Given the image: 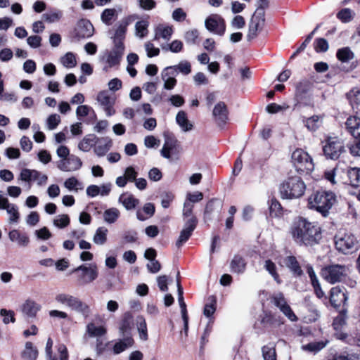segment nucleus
Listing matches in <instances>:
<instances>
[{
    "label": "nucleus",
    "mask_w": 360,
    "mask_h": 360,
    "mask_svg": "<svg viewBox=\"0 0 360 360\" xmlns=\"http://www.w3.org/2000/svg\"><path fill=\"white\" fill-rule=\"evenodd\" d=\"M294 241L300 245L312 246L321 238V228L318 224L300 217L295 220L290 229Z\"/></svg>",
    "instance_id": "f257e3e1"
},
{
    "label": "nucleus",
    "mask_w": 360,
    "mask_h": 360,
    "mask_svg": "<svg viewBox=\"0 0 360 360\" xmlns=\"http://www.w3.org/2000/svg\"><path fill=\"white\" fill-rule=\"evenodd\" d=\"M324 176L333 184L342 183L353 187L360 186V167H349L346 169L335 167L326 171Z\"/></svg>",
    "instance_id": "f03ea898"
},
{
    "label": "nucleus",
    "mask_w": 360,
    "mask_h": 360,
    "mask_svg": "<svg viewBox=\"0 0 360 360\" xmlns=\"http://www.w3.org/2000/svg\"><path fill=\"white\" fill-rule=\"evenodd\" d=\"M335 200V195L331 191H316L309 197L308 206L326 217Z\"/></svg>",
    "instance_id": "7ed1b4c3"
},
{
    "label": "nucleus",
    "mask_w": 360,
    "mask_h": 360,
    "mask_svg": "<svg viewBox=\"0 0 360 360\" xmlns=\"http://www.w3.org/2000/svg\"><path fill=\"white\" fill-rule=\"evenodd\" d=\"M305 191L306 185L298 176L288 177L279 186V193L283 199L299 198L304 195Z\"/></svg>",
    "instance_id": "20e7f679"
},
{
    "label": "nucleus",
    "mask_w": 360,
    "mask_h": 360,
    "mask_svg": "<svg viewBox=\"0 0 360 360\" xmlns=\"http://www.w3.org/2000/svg\"><path fill=\"white\" fill-rule=\"evenodd\" d=\"M56 301L71 310L88 318L91 314L90 307L77 297L67 293H60L56 296Z\"/></svg>",
    "instance_id": "39448f33"
},
{
    "label": "nucleus",
    "mask_w": 360,
    "mask_h": 360,
    "mask_svg": "<svg viewBox=\"0 0 360 360\" xmlns=\"http://www.w3.org/2000/svg\"><path fill=\"white\" fill-rule=\"evenodd\" d=\"M348 271L349 269L347 266L334 264L322 268L321 275L328 283L335 284L345 281Z\"/></svg>",
    "instance_id": "423d86ee"
},
{
    "label": "nucleus",
    "mask_w": 360,
    "mask_h": 360,
    "mask_svg": "<svg viewBox=\"0 0 360 360\" xmlns=\"http://www.w3.org/2000/svg\"><path fill=\"white\" fill-rule=\"evenodd\" d=\"M292 162L297 172L309 174L314 170V165L311 158L302 149H297L292 154Z\"/></svg>",
    "instance_id": "0eeeda50"
},
{
    "label": "nucleus",
    "mask_w": 360,
    "mask_h": 360,
    "mask_svg": "<svg viewBox=\"0 0 360 360\" xmlns=\"http://www.w3.org/2000/svg\"><path fill=\"white\" fill-rule=\"evenodd\" d=\"M336 249L342 254H352L357 250L358 241L351 233H339L335 236Z\"/></svg>",
    "instance_id": "6e6552de"
},
{
    "label": "nucleus",
    "mask_w": 360,
    "mask_h": 360,
    "mask_svg": "<svg viewBox=\"0 0 360 360\" xmlns=\"http://www.w3.org/2000/svg\"><path fill=\"white\" fill-rule=\"evenodd\" d=\"M73 273L77 274L79 285H85L96 280L98 277V267L96 264H91L89 266L80 265L75 268Z\"/></svg>",
    "instance_id": "1a4fd4ad"
},
{
    "label": "nucleus",
    "mask_w": 360,
    "mask_h": 360,
    "mask_svg": "<svg viewBox=\"0 0 360 360\" xmlns=\"http://www.w3.org/2000/svg\"><path fill=\"white\" fill-rule=\"evenodd\" d=\"M323 151L326 158L337 160L345 151V146L340 139L336 137H329L323 146Z\"/></svg>",
    "instance_id": "9d476101"
},
{
    "label": "nucleus",
    "mask_w": 360,
    "mask_h": 360,
    "mask_svg": "<svg viewBox=\"0 0 360 360\" xmlns=\"http://www.w3.org/2000/svg\"><path fill=\"white\" fill-rule=\"evenodd\" d=\"M19 180L30 184L32 181H36L38 186H43L46 184L48 177L46 174H41L35 169H22L19 176ZM30 185L29 188H30Z\"/></svg>",
    "instance_id": "9b49d317"
},
{
    "label": "nucleus",
    "mask_w": 360,
    "mask_h": 360,
    "mask_svg": "<svg viewBox=\"0 0 360 360\" xmlns=\"http://www.w3.org/2000/svg\"><path fill=\"white\" fill-rule=\"evenodd\" d=\"M56 166L62 172H72L79 170L82 166V162L79 157L70 155L67 158L60 159Z\"/></svg>",
    "instance_id": "f8f14e48"
},
{
    "label": "nucleus",
    "mask_w": 360,
    "mask_h": 360,
    "mask_svg": "<svg viewBox=\"0 0 360 360\" xmlns=\"http://www.w3.org/2000/svg\"><path fill=\"white\" fill-rule=\"evenodd\" d=\"M264 15H261V13L257 14L254 13L249 22L247 39L248 41H251L255 39L257 36L258 32L262 30L263 27H264Z\"/></svg>",
    "instance_id": "ddd939ff"
},
{
    "label": "nucleus",
    "mask_w": 360,
    "mask_h": 360,
    "mask_svg": "<svg viewBox=\"0 0 360 360\" xmlns=\"http://www.w3.org/2000/svg\"><path fill=\"white\" fill-rule=\"evenodd\" d=\"M198 220L195 217L189 218L184 224V229L181 231L180 235L176 241V246L179 248L191 236L192 233L195 229Z\"/></svg>",
    "instance_id": "4468645a"
},
{
    "label": "nucleus",
    "mask_w": 360,
    "mask_h": 360,
    "mask_svg": "<svg viewBox=\"0 0 360 360\" xmlns=\"http://www.w3.org/2000/svg\"><path fill=\"white\" fill-rule=\"evenodd\" d=\"M94 32V28L91 22L86 19L79 20L75 28L74 37L78 40L91 37Z\"/></svg>",
    "instance_id": "2eb2a0df"
},
{
    "label": "nucleus",
    "mask_w": 360,
    "mask_h": 360,
    "mask_svg": "<svg viewBox=\"0 0 360 360\" xmlns=\"http://www.w3.org/2000/svg\"><path fill=\"white\" fill-rule=\"evenodd\" d=\"M179 151L178 140L172 136H165V143L160 150L161 155L166 159H171L172 155L178 154Z\"/></svg>",
    "instance_id": "dca6fc26"
},
{
    "label": "nucleus",
    "mask_w": 360,
    "mask_h": 360,
    "mask_svg": "<svg viewBox=\"0 0 360 360\" xmlns=\"http://www.w3.org/2000/svg\"><path fill=\"white\" fill-rule=\"evenodd\" d=\"M97 101L105 112L108 117L112 116L115 113L113 106L115 102V98L111 96L107 91H103L98 93Z\"/></svg>",
    "instance_id": "f3484780"
},
{
    "label": "nucleus",
    "mask_w": 360,
    "mask_h": 360,
    "mask_svg": "<svg viewBox=\"0 0 360 360\" xmlns=\"http://www.w3.org/2000/svg\"><path fill=\"white\" fill-rule=\"evenodd\" d=\"M228 115L229 111L226 105L222 101L218 102L214 105L212 110V116L214 122L219 127H223L229 119Z\"/></svg>",
    "instance_id": "a211bd4d"
},
{
    "label": "nucleus",
    "mask_w": 360,
    "mask_h": 360,
    "mask_svg": "<svg viewBox=\"0 0 360 360\" xmlns=\"http://www.w3.org/2000/svg\"><path fill=\"white\" fill-rule=\"evenodd\" d=\"M206 28L215 34L222 35L225 32L224 20L218 15L208 17L205 22Z\"/></svg>",
    "instance_id": "6ab92c4d"
},
{
    "label": "nucleus",
    "mask_w": 360,
    "mask_h": 360,
    "mask_svg": "<svg viewBox=\"0 0 360 360\" xmlns=\"http://www.w3.org/2000/svg\"><path fill=\"white\" fill-rule=\"evenodd\" d=\"M128 25L129 22L124 20H122L115 26L114 34L111 37L113 45L124 47V40L125 39Z\"/></svg>",
    "instance_id": "aec40b11"
},
{
    "label": "nucleus",
    "mask_w": 360,
    "mask_h": 360,
    "mask_svg": "<svg viewBox=\"0 0 360 360\" xmlns=\"http://www.w3.org/2000/svg\"><path fill=\"white\" fill-rule=\"evenodd\" d=\"M41 309V305L35 301L27 299L20 307V311L25 318L33 319Z\"/></svg>",
    "instance_id": "412c9836"
},
{
    "label": "nucleus",
    "mask_w": 360,
    "mask_h": 360,
    "mask_svg": "<svg viewBox=\"0 0 360 360\" xmlns=\"http://www.w3.org/2000/svg\"><path fill=\"white\" fill-rule=\"evenodd\" d=\"M125 47L113 45L112 50L106 53L105 62L109 67H113L120 64L124 54Z\"/></svg>",
    "instance_id": "4be33fe9"
},
{
    "label": "nucleus",
    "mask_w": 360,
    "mask_h": 360,
    "mask_svg": "<svg viewBox=\"0 0 360 360\" xmlns=\"http://www.w3.org/2000/svg\"><path fill=\"white\" fill-rule=\"evenodd\" d=\"M348 297L346 293L336 286L330 290V302L335 308H338L342 304H345Z\"/></svg>",
    "instance_id": "5701e85b"
},
{
    "label": "nucleus",
    "mask_w": 360,
    "mask_h": 360,
    "mask_svg": "<svg viewBox=\"0 0 360 360\" xmlns=\"http://www.w3.org/2000/svg\"><path fill=\"white\" fill-rule=\"evenodd\" d=\"M178 72L172 71L167 67L165 68L162 72V79L164 82V89L167 90H172L176 84V79L175 77L177 76Z\"/></svg>",
    "instance_id": "b1692460"
},
{
    "label": "nucleus",
    "mask_w": 360,
    "mask_h": 360,
    "mask_svg": "<svg viewBox=\"0 0 360 360\" xmlns=\"http://www.w3.org/2000/svg\"><path fill=\"white\" fill-rule=\"evenodd\" d=\"M347 131L354 137L360 136V117L357 116H349L345 122Z\"/></svg>",
    "instance_id": "393cba45"
},
{
    "label": "nucleus",
    "mask_w": 360,
    "mask_h": 360,
    "mask_svg": "<svg viewBox=\"0 0 360 360\" xmlns=\"http://www.w3.org/2000/svg\"><path fill=\"white\" fill-rule=\"evenodd\" d=\"M11 241L15 243L20 247H26L30 243V238L25 233H21L17 229L11 230L8 233Z\"/></svg>",
    "instance_id": "a878e982"
},
{
    "label": "nucleus",
    "mask_w": 360,
    "mask_h": 360,
    "mask_svg": "<svg viewBox=\"0 0 360 360\" xmlns=\"http://www.w3.org/2000/svg\"><path fill=\"white\" fill-rule=\"evenodd\" d=\"M246 269V262L243 257L238 255L233 256L230 262V270L233 274H241Z\"/></svg>",
    "instance_id": "bb28decb"
},
{
    "label": "nucleus",
    "mask_w": 360,
    "mask_h": 360,
    "mask_svg": "<svg viewBox=\"0 0 360 360\" xmlns=\"http://www.w3.org/2000/svg\"><path fill=\"white\" fill-rule=\"evenodd\" d=\"M173 34L172 26L166 25L163 24H159L155 28V40H158L160 38L168 41L172 37Z\"/></svg>",
    "instance_id": "cd10ccee"
},
{
    "label": "nucleus",
    "mask_w": 360,
    "mask_h": 360,
    "mask_svg": "<svg viewBox=\"0 0 360 360\" xmlns=\"http://www.w3.org/2000/svg\"><path fill=\"white\" fill-rule=\"evenodd\" d=\"M134 339L131 335H126L122 339L119 340L113 346V353L115 354H120L126 350L127 348L131 347L134 345Z\"/></svg>",
    "instance_id": "c85d7f7f"
},
{
    "label": "nucleus",
    "mask_w": 360,
    "mask_h": 360,
    "mask_svg": "<svg viewBox=\"0 0 360 360\" xmlns=\"http://www.w3.org/2000/svg\"><path fill=\"white\" fill-rule=\"evenodd\" d=\"M107 330L104 326H96L94 323H89L86 326V333L91 338L100 339L106 334Z\"/></svg>",
    "instance_id": "c756f323"
},
{
    "label": "nucleus",
    "mask_w": 360,
    "mask_h": 360,
    "mask_svg": "<svg viewBox=\"0 0 360 360\" xmlns=\"http://www.w3.org/2000/svg\"><path fill=\"white\" fill-rule=\"evenodd\" d=\"M97 146L94 148L95 153L99 156H104L112 146V141L108 138H102L97 141Z\"/></svg>",
    "instance_id": "7c9ffc66"
},
{
    "label": "nucleus",
    "mask_w": 360,
    "mask_h": 360,
    "mask_svg": "<svg viewBox=\"0 0 360 360\" xmlns=\"http://www.w3.org/2000/svg\"><path fill=\"white\" fill-rule=\"evenodd\" d=\"M119 202L128 210L134 209L139 204V200L129 193H122L119 197Z\"/></svg>",
    "instance_id": "2f4dec72"
},
{
    "label": "nucleus",
    "mask_w": 360,
    "mask_h": 360,
    "mask_svg": "<svg viewBox=\"0 0 360 360\" xmlns=\"http://www.w3.org/2000/svg\"><path fill=\"white\" fill-rule=\"evenodd\" d=\"M38 349L31 342H27L25 349L21 353V356L25 360H36L38 356Z\"/></svg>",
    "instance_id": "473e14b6"
},
{
    "label": "nucleus",
    "mask_w": 360,
    "mask_h": 360,
    "mask_svg": "<svg viewBox=\"0 0 360 360\" xmlns=\"http://www.w3.org/2000/svg\"><path fill=\"white\" fill-rule=\"evenodd\" d=\"M98 140V139L94 134L86 135L78 143V148L84 152H88L97 143Z\"/></svg>",
    "instance_id": "72a5a7b5"
},
{
    "label": "nucleus",
    "mask_w": 360,
    "mask_h": 360,
    "mask_svg": "<svg viewBox=\"0 0 360 360\" xmlns=\"http://www.w3.org/2000/svg\"><path fill=\"white\" fill-rule=\"evenodd\" d=\"M284 263L293 274L300 276L302 274V270L301 269L297 259L294 256L286 257L284 259Z\"/></svg>",
    "instance_id": "f704fd0d"
},
{
    "label": "nucleus",
    "mask_w": 360,
    "mask_h": 360,
    "mask_svg": "<svg viewBox=\"0 0 360 360\" xmlns=\"http://www.w3.org/2000/svg\"><path fill=\"white\" fill-rule=\"evenodd\" d=\"M337 58L342 63H347L354 59V53L348 46L339 49L336 53Z\"/></svg>",
    "instance_id": "c9c22d12"
},
{
    "label": "nucleus",
    "mask_w": 360,
    "mask_h": 360,
    "mask_svg": "<svg viewBox=\"0 0 360 360\" xmlns=\"http://www.w3.org/2000/svg\"><path fill=\"white\" fill-rule=\"evenodd\" d=\"M347 98L352 108H357L360 106V87H354L351 89L347 94Z\"/></svg>",
    "instance_id": "e433bc0d"
},
{
    "label": "nucleus",
    "mask_w": 360,
    "mask_h": 360,
    "mask_svg": "<svg viewBox=\"0 0 360 360\" xmlns=\"http://www.w3.org/2000/svg\"><path fill=\"white\" fill-rule=\"evenodd\" d=\"M304 122L308 130L315 131L321 125L323 119L321 116L313 115L311 117L307 118Z\"/></svg>",
    "instance_id": "4c0bfd02"
},
{
    "label": "nucleus",
    "mask_w": 360,
    "mask_h": 360,
    "mask_svg": "<svg viewBox=\"0 0 360 360\" xmlns=\"http://www.w3.org/2000/svg\"><path fill=\"white\" fill-rule=\"evenodd\" d=\"M149 22L147 20L138 21L135 24V34L139 38H143L148 33Z\"/></svg>",
    "instance_id": "58836bf2"
},
{
    "label": "nucleus",
    "mask_w": 360,
    "mask_h": 360,
    "mask_svg": "<svg viewBox=\"0 0 360 360\" xmlns=\"http://www.w3.org/2000/svg\"><path fill=\"white\" fill-rule=\"evenodd\" d=\"M120 215V212L118 209L115 207H111L107 209L103 212V219L108 224L115 223Z\"/></svg>",
    "instance_id": "ea45409f"
},
{
    "label": "nucleus",
    "mask_w": 360,
    "mask_h": 360,
    "mask_svg": "<svg viewBox=\"0 0 360 360\" xmlns=\"http://www.w3.org/2000/svg\"><path fill=\"white\" fill-rule=\"evenodd\" d=\"M108 229L105 227H99L96 229L93 237V241L97 245H102L107 241Z\"/></svg>",
    "instance_id": "a19ab883"
},
{
    "label": "nucleus",
    "mask_w": 360,
    "mask_h": 360,
    "mask_svg": "<svg viewBox=\"0 0 360 360\" xmlns=\"http://www.w3.org/2000/svg\"><path fill=\"white\" fill-rule=\"evenodd\" d=\"M176 120L177 124L184 130L185 131H190L192 129L193 125L189 123L186 113L184 111H179L176 116Z\"/></svg>",
    "instance_id": "79ce46f5"
},
{
    "label": "nucleus",
    "mask_w": 360,
    "mask_h": 360,
    "mask_svg": "<svg viewBox=\"0 0 360 360\" xmlns=\"http://www.w3.org/2000/svg\"><path fill=\"white\" fill-rule=\"evenodd\" d=\"M172 71H176L187 75L191 72V63L186 60L181 61L179 64L167 67Z\"/></svg>",
    "instance_id": "37998d69"
},
{
    "label": "nucleus",
    "mask_w": 360,
    "mask_h": 360,
    "mask_svg": "<svg viewBox=\"0 0 360 360\" xmlns=\"http://www.w3.org/2000/svg\"><path fill=\"white\" fill-rule=\"evenodd\" d=\"M58 354L48 357L49 360H68L69 354L66 346L60 344L57 347Z\"/></svg>",
    "instance_id": "c03bdc74"
},
{
    "label": "nucleus",
    "mask_w": 360,
    "mask_h": 360,
    "mask_svg": "<svg viewBox=\"0 0 360 360\" xmlns=\"http://www.w3.org/2000/svg\"><path fill=\"white\" fill-rule=\"evenodd\" d=\"M7 213L9 214L8 223L9 224H18L20 219V213L18 212V207L15 204H11L8 209L6 210Z\"/></svg>",
    "instance_id": "a18cd8bd"
},
{
    "label": "nucleus",
    "mask_w": 360,
    "mask_h": 360,
    "mask_svg": "<svg viewBox=\"0 0 360 360\" xmlns=\"http://www.w3.org/2000/svg\"><path fill=\"white\" fill-rule=\"evenodd\" d=\"M137 329L140 338L144 341L148 340V332L146 322L143 316H139L136 321Z\"/></svg>",
    "instance_id": "49530a36"
},
{
    "label": "nucleus",
    "mask_w": 360,
    "mask_h": 360,
    "mask_svg": "<svg viewBox=\"0 0 360 360\" xmlns=\"http://www.w3.org/2000/svg\"><path fill=\"white\" fill-rule=\"evenodd\" d=\"M264 268L272 276L274 281L277 283H281V280L280 279L279 275L276 271V266L271 260H266Z\"/></svg>",
    "instance_id": "de8ad7c7"
},
{
    "label": "nucleus",
    "mask_w": 360,
    "mask_h": 360,
    "mask_svg": "<svg viewBox=\"0 0 360 360\" xmlns=\"http://www.w3.org/2000/svg\"><path fill=\"white\" fill-rule=\"evenodd\" d=\"M63 65L67 68H74L77 65L76 58L73 53L68 52L60 58Z\"/></svg>",
    "instance_id": "09e8293b"
},
{
    "label": "nucleus",
    "mask_w": 360,
    "mask_h": 360,
    "mask_svg": "<svg viewBox=\"0 0 360 360\" xmlns=\"http://www.w3.org/2000/svg\"><path fill=\"white\" fill-rule=\"evenodd\" d=\"M115 15L116 10L115 8H106L102 12L101 18L103 23L110 25Z\"/></svg>",
    "instance_id": "8fccbe9b"
},
{
    "label": "nucleus",
    "mask_w": 360,
    "mask_h": 360,
    "mask_svg": "<svg viewBox=\"0 0 360 360\" xmlns=\"http://www.w3.org/2000/svg\"><path fill=\"white\" fill-rule=\"evenodd\" d=\"M131 328V321L129 316H125L120 326V333L123 337L126 335H130L129 332Z\"/></svg>",
    "instance_id": "3c124183"
},
{
    "label": "nucleus",
    "mask_w": 360,
    "mask_h": 360,
    "mask_svg": "<svg viewBox=\"0 0 360 360\" xmlns=\"http://www.w3.org/2000/svg\"><path fill=\"white\" fill-rule=\"evenodd\" d=\"M177 291H178V302L181 308V315L187 314L186 304L184 300L183 297V288L181 287L179 281H177Z\"/></svg>",
    "instance_id": "603ef678"
},
{
    "label": "nucleus",
    "mask_w": 360,
    "mask_h": 360,
    "mask_svg": "<svg viewBox=\"0 0 360 360\" xmlns=\"http://www.w3.org/2000/svg\"><path fill=\"white\" fill-rule=\"evenodd\" d=\"M262 356L264 360H276L274 347L265 345L262 348Z\"/></svg>",
    "instance_id": "864d4df0"
},
{
    "label": "nucleus",
    "mask_w": 360,
    "mask_h": 360,
    "mask_svg": "<svg viewBox=\"0 0 360 360\" xmlns=\"http://www.w3.org/2000/svg\"><path fill=\"white\" fill-rule=\"evenodd\" d=\"M326 344L323 342H311L307 345H303L302 348L310 352L316 353L324 348Z\"/></svg>",
    "instance_id": "5fc2aeb1"
},
{
    "label": "nucleus",
    "mask_w": 360,
    "mask_h": 360,
    "mask_svg": "<svg viewBox=\"0 0 360 360\" xmlns=\"http://www.w3.org/2000/svg\"><path fill=\"white\" fill-rule=\"evenodd\" d=\"M163 50H169L172 53H179L183 49V43L179 40H174L171 44L162 46Z\"/></svg>",
    "instance_id": "6e6d98bb"
},
{
    "label": "nucleus",
    "mask_w": 360,
    "mask_h": 360,
    "mask_svg": "<svg viewBox=\"0 0 360 360\" xmlns=\"http://www.w3.org/2000/svg\"><path fill=\"white\" fill-rule=\"evenodd\" d=\"M272 302L281 309L288 304L282 292L274 293L271 297Z\"/></svg>",
    "instance_id": "4d7b16f0"
},
{
    "label": "nucleus",
    "mask_w": 360,
    "mask_h": 360,
    "mask_svg": "<svg viewBox=\"0 0 360 360\" xmlns=\"http://www.w3.org/2000/svg\"><path fill=\"white\" fill-rule=\"evenodd\" d=\"M69 224L70 218L68 214L58 215L53 220V224L60 229L68 226Z\"/></svg>",
    "instance_id": "13d9d810"
},
{
    "label": "nucleus",
    "mask_w": 360,
    "mask_h": 360,
    "mask_svg": "<svg viewBox=\"0 0 360 360\" xmlns=\"http://www.w3.org/2000/svg\"><path fill=\"white\" fill-rule=\"evenodd\" d=\"M0 315L4 317L3 323L4 324H8L9 323H14L15 321L14 317L15 313L12 310L1 309L0 310Z\"/></svg>",
    "instance_id": "bf43d9fd"
},
{
    "label": "nucleus",
    "mask_w": 360,
    "mask_h": 360,
    "mask_svg": "<svg viewBox=\"0 0 360 360\" xmlns=\"http://www.w3.org/2000/svg\"><path fill=\"white\" fill-rule=\"evenodd\" d=\"M328 43L323 38H318L314 41V49L316 52H326L328 49Z\"/></svg>",
    "instance_id": "052dcab7"
},
{
    "label": "nucleus",
    "mask_w": 360,
    "mask_h": 360,
    "mask_svg": "<svg viewBox=\"0 0 360 360\" xmlns=\"http://www.w3.org/2000/svg\"><path fill=\"white\" fill-rule=\"evenodd\" d=\"M288 108V105L284 104V105H278L275 103H272L269 104L266 108V110L267 112L270 114H275L280 111L285 110Z\"/></svg>",
    "instance_id": "680f3d73"
},
{
    "label": "nucleus",
    "mask_w": 360,
    "mask_h": 360,
    "mask_svg": "<svg viewBox=\"0 0 360 360\" xmlns=\"http://www.w3.org/2000/svg\"><path fill=\"white\" fill-rule=\"evenodd\" d=\"M60 122V117L57 114L51 115L47 119V127L50 130H53L57 127Z\"/></svg>",
    "instance_id": "e2e57ef3"
},
{
    "label": "nucleus",
    "mask_w": 360,
    "mask_h": 360,
    "mask_svg": "<svg viewBox=\"0 0 360 360\" xmlns=\"http://www.w3.org/2000/svg\"><path fill=\"white\" fill-rule=\"evenodd\" d=\"M337 17L343 22H349L352 20V11L349 8H344L339 11Z\"/></svg>",
    "instance_id": "0e129e2a"
},
{
    "label": "nucleus",
    "mask_w": 360,
    "mask_h": 360,
    "mask_svg": "<svg viewBox=\"0 0 360 360\" xmlns=\"http://www.w3.org/2000/svg\"><path fill=\"white\" fill-rule=\"evenodd\" d=\"M354 139V142L349 146V152L353 156L360 157V136Z\"/></svg>",
    "instance_id": "69168bd1"
},
{
    "label": "nucleus",
    "mask_w": 360,
    "mask_h": 360,
    "mask_svg": "<svg viewBox=\"0 0 360 360\" xmlns=\"http://www.w3.org/2000/svg\"><path fill=\"white\" fill-rule=\"evenodd\" d=\"M145 49L147 56L149 58L157 56L160 53V49L154 46L153 44L150 41H147L145 44Z\"/></svg>",
    "instance_id": "338daca9"
},
{
    "label": "nucleus",
    "mask_w": 360,
    "mask_h": 360,
    "mask_svg": "<svg viewBox=\"0 0 360 360\" xmlns=\"http://www.w3.org/2000/svg\"><path fill=\"white\" fill-rule=\"evenodd\" d=\"M231 26L235 29H242L245 25V18L241 15H236L231 22Z\"/></svg>",
    "instance_id": "774afa93"
}]
</instances>
